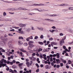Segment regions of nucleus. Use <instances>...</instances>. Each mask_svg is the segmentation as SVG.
I'll return each instance as SVG.
<instances>
[{"mask_svg":"<svg viewBox=\"0 0 73 73\" xmlns=\"http://www.w3.org/2000/svg\"><path fill=\"white\" fill-rule=\"evenodd\" d=\"M42 50V48H39V49L38 50H36V53H39L40 52H41Z\"/></svg>","mask_w":73,"mask_h":73,"instance_id":"nucleus-7","label":"nucleus"},{"mask_svg":"<svg viewBox=\"0 0 73 73\" xmlns=\"http://www.w3.org/2000/svg\"><path fill=\"white\" fill-rule=\"evenodd\" d=\"M49 41H52V40H53V38L51 37V38H50L49 39Z\"/></svg>","mask_w":73,"mask_h":73,"instance_id":"nucleus-39","label":"nucleus"},{"mask_svg":"<svg viewBox=\"0 0 73 73\" xmlns=\"http://www.w3.org/2000/svg\"><path fill=\"white\" fill-rule=\"evenodd\" d=\"M26 40L27 41H29V37L26 38Z\"/></svg>","mask_w":73,"mask_h":73,"instance_id":"nucleus-58","label":"nucleus"},{"mask_svg":"<svg viewBox=\"0 0 73 73\" xmlns=\"http://www.w3.org/2000/svg\"><path fill=\"white\" fill-rule=\"evenodd\" d=\"M63 49H66V46H63Z\"/></svg>","mask_w":73,"mask_h":73,"instance_id":"nucleus-60","label":"nucleus"},{"mask_svg":"<svg viewBox=\"0 0 73 73\" xmlns=\"http://www.w3.org/2000/svg\"><path fill=\"white\" fill-rule=\"evenodd\" d=\"M24 45L25 46H28V44L27 43H25L24 44Z\"/></svg>","mask_w":73,"mask_h":73,"instance_id":"nucleus-34","label":"nucleus"},{"mask_svg":"<svg viewBox=\"0 0 73 73\" xmlns=\"http://www.w3.org/2000/svg\"><path fill=\"white\" fill-rule=\"evenodd\" d=\"M26 64L27 66V67H29V62H26Z\"/></svg>","mask_w":73,"mask_h":73,"instance_id":"nucleus-17","label":"nucleus"},{"mask_svg":"<svg viewBox=\"0 0 73 73\" xmlns=\"http://www.w3.org/2000/svg\"><path fill=\"white\" fill-rule=\"evenodd\" d=\"M50 32H51V33H53V32H54L55 31L54 30H52V31L51 30H49Z\"/></svg>","mask_w":73,"mask_h":73,"instance_id":"nucleus-41","label":"nucleus"},{"mask_svg":"<svg viewBox=\"0 0 73 73\" xmlns=\"http://www.w3.org/2000/svg\"><path fill=\"white\" fill-rule=\"evenodd\" d=\"M33 43H34V42L32 41H30L29 42V44H32Z\"/></svg>","mask_w":73,"mask_h":73,"instance_id":"nucleus-20","label":"nucleus"},{"mask_svg":"<svg viewBox=\"0 0 73 73\" xmlns=\"http://www.w3.org/2000/svg\"><path fill=\"white\" fill-rule=\"evenodd\" d=\"M68 10H70L71 11H73V7H69Z\"/></svg>","mask_w":73,"mask_h":73,"instance_id":"nucleus-23","label":"nucleus"},{"mask_svg":"<svg viewBox=\"0 0 73 73\" xmlns=\"http://www.w3.org/2000/svg\"><path fill=\"white\" fill-rule=\"evenodd\" d=\"M36 61L38 63H40V61H39V58H37Z\"/></svg>","mask_w":73,"mask_h":73,"instance_id":"nucleus-35","label":"nucleus"},{"mask_svg":"<svg viewBox=\"0 0 73 73\" xmlns=\"http://www.w3.org/2000/svg\"><path fill=\"white\" fill-rule=\"evenodd\" d=\"M0 50L2 52H5V51L2 48H0Z\"/></svg>","mask_w":73,"mask_h":73,"instance_id":"nucleus-16","label":"nucleus"},{"mask_svg":"<svg viewBox=\"0 0 73 73\" xmlns=\"http://www.w3.org/2000/svg\"><path fill=\"white\" fill-rule=\"evenodd\" d=\"M8 40V38H4L3 40L4 41H7Z\"/></svg>","mask_w":73,"mask_h":73,"instance_id":"nucleus-30","label":"nucleus"},{"mask_svg":"<svg viewBox=\"0 0 73 73\" xmlns=\"http://www.w3.org/2000/svg\"><path fill=\"white\" fill-rule=\"evenodd\" d=\"M19 26L20 27H26V25H24L22 23H21L19 25Z\"/></svg>","mask_w":73,"mask_h":73,"instance_id":"nucleus-6","label":"nucleus"},{"mask_svg":"<svg viewBox=\"0 0 73 73\" xmlns=\"http://www.w3.org/2000/svg\"><path fill=\"white\" fill-rule=\"evenodd\" d=\"M39 57L40 58H41V59H42V58H43V55H42V54H41V53H40L39 54Z\"/></svg>","mask_w":73,"mask_h":73,"instance_id":"nucleus-14","label":"nucleus"},{"mask_svg":"<svg viewBox=\"0 0 73 73\" xmlns=\"http://www.w3.org/2000/svg\"><path fill=\"white\" fill-rule=\"evenodd\" d=\"M33 62V61H31L30 62L29 65L31 66V65H32V63Z\"/></svg>","mask_w":73,"mask_h":73,"instance_id":"nucleus-40","label":"nucleus"},{"mask_svg":"<svg viewBox=\"0 0 73 73\" xmlns=\"http://www.w3.org/2000/svg\"><path fill=\"white\" fill-rule=\"evenodd\" d=\"M37 28L38 30H39V31H42L44 30V28L43 27H37Z\"/></svg>","mask_w":73,"mask_h":73,"instance_id":"nucleus-8","label":"nucleus"},{"mask_svg":"<svg viewBox=\"0 0 73 73\" xmlns=\"http://www.w3.org/2000/svg\"><path fill=\"white\" fill-rule=\"evenodd\" d=\"M17 53H18L19 54V53H20V56H21V57H24V55H23V52H20H20H19L18 51L17 52Z\"/></svg>","mask_w":73,"mask_h":73,"instance_id":"nucleus-10","label":"nucleus"},{"mask_svg":"<svg viewBox=\"0 0 73 73\" xmlns=\"http://www.w3.org/2000/svg\"><path fill=\"white\" fill-rule=\"evenodd\" d=\"M44 38V36L42 35H41L40 36V38H41V39H42Z\"/></svg>","mask_w":73,"mask_h":73,"instance_id":"nucleus-45","label":"nucleus"},{"mask_svg":"<svg viewBox=\"0 0 73 73\" xmlns=\"http://www.w3.org/2000/svg\"><path fill=\"white\" fill-rule=\"evenodd\" d=\"M10 52H9V51H7V54H8V55H10Z\"/></svg>","mask_w":73,"mask_h":73,"instance_id":"nucleus-53","label":"nucleus"},{"mask_svg":"<svg viewBox=\"0 0 73 73\" xmlns=\"http://www.w3.org/2000/svg\"><path fill=\"white\" fill-rule=\"evenodd\" d=\"M38 43H39V44H40V45H43L44 44L42 42H39Z\"/></svg>","mask_w":73,"mask_h":73,"instance_id":"nucleus-37","label":"nucleus"},{"mask_svg":"<svg viewBox=\"0 0 73 73\" xmlns=\"http://www.w3.org/2000/svg\"><path fill=\"white\" fill-rule=\"evenodd\" d=\"M45 20H46V21H48L49 22H54V20H53V19H45Z\"/></svg>","mask_w":73,"mask_h":73,"instance_id":"nucleus-3","label":"nucleus"},{"mask_svg":"<svg viewBox=\"0 0 73 73\" xmlns=\"http://www.w3.org/2000/svg\"><path fill=\"white\" fill-rule=\"evenodd\" d=\"M1 60L3 61L4 63H6V62H7V60H5L4 58L2 59Z\"/></svg>","mask_w":73,"mask_h":73,"instance_id":"nucleus-29","label":"nucleus"},{"mask_svg":"<svg viewBox=\"0 0 73 73\" xmlns=\"http://www.w3.org/2000/svg\"><path fill=\"white\" fill-rule=\"evenodd\" d=\"M29 58L31 60H32V61H35L36 60V58L34 57L31 56L29 57Z\"/></svg>","mask_w":73,"mask_h":73,"instance_id":"nucleus-2","label":"nucleus"},{"mask_svg":"<svg viewBox=\"0 0 73 73\" xmlns=\"http://www.w3.org/2000/svg\"><path fill=\"white\" fill-rule=\"evenodd\" d=\"M13 63H15V62H16V61L14 60H13L12 61Z\"/></svg>","mask_w":73,"mask_h":73,"instance_id":"nucleus-63","label":"nucleus"},{"mask_svg":"<svg viewBox=\"0 0 73 73\" xmlns=\"http://www.w3.org/2000/svg\"><path fill=\"white\" fill-rule=\"evenodd\" d=\"M50 61L51 62H52V61H53V59H52V57H51V58H50Z\"/></svg>","mask_w":73,"mask_h":73,"instance_id":"nucleus-54","label":"nucleus"},{"mask_svg":"<svg viewBox=\"0 0 73 73\" xmlns=\"http://www.w3.org/2000/svg\"><path fill=\"white\" fill-rule=\"evenodd\" d=\"M13 57H14V56H13L11 55L10 56V58L12 59H13Z\"/></svg>","mask_w":73,"mask_h":73,"instance_id":"nucleus-56","label":"nucleus"},{"mask_svg":"<svg viewBox=\"0 0 73 73\" xmlns=\"http://www.w3.org/2000/svg\"><path fill=\"white\" fill-rule=\"evenodd\" d=\"M32 49V48L31 47H30V46H29L27 48V49L29 50H31Z\"/></svg>","mask_w":73,"mask_h":73,"instance_id":"nucleus-24","label":"nucleus"},{"mask_svg":"<svg viewBox=\"0 0 73 73\" xmlns=\"http://www.w3.org/2000/svg\"><path fill=\"white\" fill-rule=\"evenodd\" d=\"M29 46L31 47V48H32L33 47H34V45L33 44H29Z\"/></svg>","mask_w":73,"mask_h":73,"instance_id":"nucleus-25","label":"nucleus"},{"mask_svg":"<svg viewBox=\"0 0 73 73\" xmlns=\"http://www.w3.org/2000/svg\"><path fill=\"white\" fill-rule=\"evenodd\" d=\"M21 44H22V42L20 40H19L18 42V44L19 45H20Z\"/></svg>","mask_w":73,"mask_h":73,"instance_id":"nucleus-19","label":"nucleus"},{"mask_svg":"<svg viewBox=\"0 0 73 73\" xmlns=\"http://www.w3.org/2000/svg\"><path fill=\"white\" fill-rule=\"evenodd\" d=\"M56 64H60L61 62V60H60L59 59H56Z\"/></svg>","mask_w":73,"mask_h":73,"instance_id":"nucleus-9","label":"nucleus"},{"mask_svg":"<svg viewBox=\"0 0 73 73\" xmlns=\"http://www.w3.org/2000/svg\"><path fill=\"white\" fill-rule=\"evenodd\" d=\"M31 6H37V4L36 3L32 5Z\"/></svg>","mask_w":73,"mask_h":73,"instance_id":"nucleus-49","label":"nucleus"},{"mask_svg":"<svg viewBox=\"0 0 73 73\" xmlns=\"http://www.w3.org/2000/svg\"><path fill=\"white\" fill-rule=\"evenodd\" d=\"M23 65V63H19L18 65V66H22V65Z\"/></svg>","mask_w":73,"mask_h":73,"instance_id":"nucleus-33","label":"nucleus"},{"mask_svg":"<svg viewBox=\"0 0 73 73\" xmlns=\"http://www.w3.org/2000/svg\"><path fill=\"white\" fill-rule=\"evenodd\" d=\"M68 62L69 64H72V62L70 60H69L68 61Z\"/></svg>","mask_w":73,"mask_h":73,"instance_id":"nucleus-42","label":"nucleus"},{"mask_svg":"<svg viewBox=\"0 0 73 73\" xmlns=\"http://www.w3.org/2000/svg\"><path fill=\"white\" fill-rule=\"evenodd\" d=\"M56 57L58 58H60V54L58 53H56Z\"/></svg>","mask_w":73,"mask_h":73,"instance_id":"nucleus-18","label":"nucleus"},{"mask_svg":"<svg viewBox=\"0 0 73 73\" xmlns=\"http://www.w3.org/2000/svg\"><path fill=\"white\" fill-rule=\"evenodd\" d=\"M16 67H17V66L15 65L13 66H12V68H13V69H15Z\"/></svg>","mask_w":73,"mask_h":73,"instance_id":"nucleus-43","label":"nucleus"},{"mask_svg":"<svg viewBox=\"0 0 73 73\" xmlns=\"http://www.w3.org/2000/svg\"><path fill=\"white\" fill-rule=\"evenodd\" d=\"M19 40H23L24 38L22 36H19Z\"/></svg>","mask_w":73,"mask_h":73,"instance_id":"nucleus-26","label":"nucleus"},{"mask_svg":"<svg viewBox=\"0 0 73 73\" xmlns=\"http://www.w3.org/2000/svg\"><path fill=\"white\" fill-rule=\"evenodd\" d=\"M64 42H65L64 41V39H62L60 41V45H61V46H62L63 45V44H64Z\"/></svg>","mask_w":73,"mask_h":73,"instance_id":"nucleus-1","label":"nucleus"},{"mask_svg":"<svg viewBox=\"0 0 73 73\" xmlns=\"http://www.w3.org/2000/svg\"><path fill=\"white\" fill-rule=\"evenodd\" d=\"M45 5L43 3H40L37 4V6H44Z\"/></svg>","mask_w":73,"mask_h":73,"instance_id":"nucleus-13","label":"nucleus"},{"mask_svg":"<svg viewBox=\"0 0 73 73\" xmlns=\"http://www.w3.org/2000/svg\"><path fill=\"white\" fill-rule=\"evenodd\" d=\"M1 44L2 46H4L5 45V42L4 41H1Z\"/></svg>","mask_w":73,"mask_h":73,"instance_id":"nucleus-5","label":"nucleus"},{"mask_svg":"<svg viewBox=\"0 0 73 73\" xmlns=\"http://www.w3.org/2000/svg\"><path fill=\"white\" fill-rule=\"evenodd\" d=\"M10 32H14L15 31V29H13L12 30H11L10 31Z\"/></svg>","mask_w":73,"mask_h":73,"instance_id":"nucleus-57","label":"nucleus"},{"mask_svg":"<svg viewBox=\"0 0 73 73\" xmlns=\"http://www.w3.org/2000/svg\"><path fill=\"white\" fill-rule=\"evenodd\" d=\"M20 50L23 52H27V51L26 50H24V49H20Z\"/></svg>","mask_w":73,"mask_h":73,"instance_id":"nucleus-22","label":"nucleus"},{"mask_svg":"<svg viewBox=\"0 0 73 73\" xmlns=\"http://www.w3.org/2000/svg\"><path fill=\"white\" fill-rule=\"evenodd\" d=\"M59 5L60 6H63L64 7H66L67 6H69V5L67 4H63L62 3L61 5Z\"/></svg>","mask_w":73,"mask_h":73,"instance_id":"nucleus-4","label":"nucleus"},{"mask_svg":"<svg viewBox=\"0 0 73 73\" xmlns=\"http://www.w3.org/2000/svg\"><path fill=\"white\" fill-rule=\"evenodd\" d=\"M0 64H3L4 63V61L3 60H1L0 61Z\"/></svg>","mask_w":73,"mask_h":73,"instance_id":"nucleus-50","label":"nucleus"},{"mask_svg":"<svg viewBox=\"0 0 73 73\" xmlns=\"http://www.w3.org/2000/svg\"><path fill=\"white\" fill-rule=\"evenodd\" d=\"M32 9L31 10V11H37V10H36V9Z\"/></svg>","mask_w":73,"mask_h":73,"instance_id":"nucleus-51","label":"nucleus"},{"mask_svg":"<svg viewBox=\"0 0 73 73\" xmlns=\"http://www.w3.org/2000/svg\"><path fill=\"white\" fill-rule=\"evenodd\" d=\"M40 71V70H39V68H38L36 70V72L37 73H38Z\"/></svg>","mask_w":73,"mask_h":73,"instance_id":"nucleus-47","label":"nucleus"},{"mask_svg":"<svg viewBox=\"0 0 73 73\" xmlns=\"http://www.w3.org/2000/svg\"><path fill=\"white\" fill-rule=\"evenodd\" d=\"M20 33L21 34H22V35H24V32L23 31H22L20 32Z\"/></svg>","mask_w":73,"mask_h":73,"instance_id":"nucleus-32","label":"nucleus"},{"mask_svg":"<svg viewBox=\"0 0 73 73\" xmlns=\"http://www.w3.org/2000/svg\"><path fill=\"white\" fill-rule=\"evenodd\" d=\"M60 66H63V63H60Z\"/></svg>","mask_w":73,"mask_h":73,"instance_id":"nucleus-62","label":"nucleus"},{"mask_svg":"<svg viewBox=\"0 0 73 73\" xmlns=\"http://www.w3.org/2000/svg\"><path fill=\"white\" fill-rule=\"evenodd\" d=\"M51 43H52V44L53 45H56L57 44V43L54 42H52Z\"/></svg>","mask_w":73,"mask_h":73,"instance_id":"nucleus-28","label":"nucleus"},{"mask_svg":"<svg viewBox=\"0 0 73 73\" xmlns=\"http://www.w3.org/2000/svg\"><path fill=\"white\" fill-rule=\"evenodd\" d=\"M49 16L50 17H54L55 16H57V15L56 14H54L53 15L51 14Z\"/></svg>","mask_w":73,"mask_h":73,"instance_id":"nucleus-12","label":"nucleus"},{"mask_svg":"<svg viewBox=\"0 0 73 73\" xmlns=\"http://www.w3.org/2000/svg\"><path fill=\"white\" fill-rule=\"evenodd\" d=\"M63 12H66V11H68V9H63L62 10Z\"/></svg>","mask_w":73,"mask_h":73,"instance_id":"nucleus-44","label":"nucleus"},{"mask_svg":"<svg viewBox=\"0 0 73 73\" xmlns=\"http://www.w3.org/2000/svg\"><path fill=\"white\" fill-rule=\"evenodd\" d=\"M7 65V64L5 63H3L2 64V66L3 67H4V66H5Z\"/></svg>","mask_w":73,"mask_h":73,"instance_id":"nucleus-36","label":"nucleus"},{"mask_svg":"<svg viewBox=\"0 0 73 73\" xmlns=\"http://www.w3.org/2000/svg\"><path fill=\"white\" fill-rule=\"evenodd\" d=\"M36 10H37V11H38L39 12H41L42 11H41V9L39 8V9H35Z\"/></svg>","mask_w":73,"mask_h":73,"instance_id":"nucleus-27","label":"nucleus"},{"mask_svg":"<svg viewBox=\"0 0 73 73\" xmlns=\"http://www.w3.org/2000/svg\"><path fill=\"white\" fill-rule=\"evenodd\" d=\"M45 68L46 69H49V67L48 65H47L45 66Z\"/></svg>","mask_w":73,"mask_h":73,"instance_id":"nucleus-21","label":"nucleus"},{"mask_svg":"<svg viewBox=\"0 0 73 73\" xmlns=\"http://www.w3.org/2000/svg\"><path fill=\"white\" fill-rule=\"evenodd\" d=\"M36 56H37L38 57V56H39L40 55H39V54L37 53L36 54Z\"/></svg>","mask_w":73,"mask_h":73,"instance_id":"nucleus-61","label":"nucleus"},{"mask_svg":"<svg viewBox=\"0 0 73 73\" xmlns=\"http://www.w3.org/2000/svg\"><path fill=\"white\" fill-rule=\"evenodd\" d=\"M36 66L37 67V68H39V65H38V64L37 63H36Z\"/></svg>","mask_w":73,"mask_h":73,"instance_id":"nucleus-48","label":"nucleus"},{"mask_svg":"<svg viewBox=\"0 0 73 73\" xmlns=\"http://www.w3.org/2000/svg\"><path fill=\"white\" fill-rule=\"evenodd\" d=\"M29 39H31V40H32L33 39V36H31L30 37H29Z\"/></svg>","mask_w":73,"mask_h":73,"instance_id":"nucleus-46","label":"nucleus"},{"mask_svg":"<svg viewBox=\"0 0 73 73\" xmlns=\"http://www.w3.org/2000/svg\"><path fill=\"white\" fill-rule=\"evenodd\" d=\"M46 52V49H44L43 50V52Z\"/></svg>","mask_w":73,"mask_h":73,"instance_id":"nucleus-52","label":"nucleus"},{"mask_svg":"<svg viewBox=\"0 0 73 73\" xmlns=\"http://www.w3.org/2000/svg\"><path fill=\"white\" fill-rule=\"evenodd\" d=\"M25 30L26 31H27V32H29L30 31V30H31V29L30 28H28L27 29V28H25Z\"/></svg>","mask_w":73,"mask_h":73,"instance_id":"nucleus-11","label":"nucleus"},{"mask_svg":"<svg viewBox=\"0 0 73 73\" xmlns=\"http://www.w3.org/2000/svg\"><path fill=\"white\" fill-rule=\"evenodd\" d=\"M68 44H73V42H69Z\"/></svg>","mask_w":73,"mask_h":73,"instance_id":"nucleus-64","label":"nucleus"},{"mask_svg":"<svg viewBox=\"0 0 73 73\" xmlns=\"http://www.w3.org/2000/svg\"><path fill=\"white\" fill-rule=\"evenodd\" d=\"M4 37L3 36H1V40H3V41L4 40Z\"/></svg>","mask_w":73,"mask_h":73,"instance_id":"nucleus-31","label":"nucleus"},{"mask_svg":"<svg viewBox=\"0 0 73 73\" xmlns=\"http://www.w3.org/2000/svg\"><path fill=\"white\" fill-rule=\"evenodd\" d=\"M8 45L9 46H11L12 45V43H11V41H9L8 44Z\"/></svg>","mask_w":73,"mask_h":73,"instance_id":"nucleus-15","label":"nucleus"},{"mask_svg":"<svg viewBox=\"0 0 73 73\" xmlns=\"http://www.w3.org/2000/svg\"><path fill=\"white\" fill-rule=\"evenodd\" d=\"M3 66L2 64L0 63V68H1Z\"/></svg>","mask_w":73,"mask_h":73,"instance_id":"nucleus-59","label":"nucleus"},{"mask_svg":"<svg viewBox=\"0 0 73 73\" xmlns=\"http://www.w3.org/2000/svg\"><path fill=\"white\" fill-rule=\"evenodd\" d=\"M38 37L37 36H35V37L34 38L35 40H37V39H38Z\"/></svg>","mask_w":73,"mask_h":73,"instance_id":"nucleus-38","label":"nucleus"},{"mask_svg":"<svg viewBox=\"0 0 73 73\" xmlns=\"http://www.w3.org/2000/svg\"><path fill=\"white\" fill-rule=\"evenodd\" d=\"M3 16H6V15H7V13H6L5 12L3 13Z\"/></svg>","mask_w":73,"mask_h":73,"instance_id":"nucleus-55","label":"nucleus"}]
</instances>
